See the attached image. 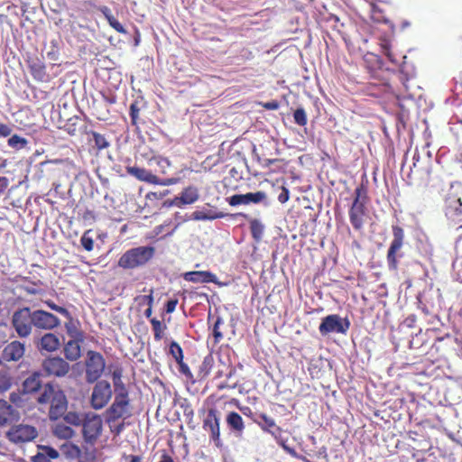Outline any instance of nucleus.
<instances>
[{
  "instance_id": "nucleus-1",
  "label": "nucleus",
  "mask_w": 462,
  "mask_h": 462,
  "mask_svg": "<svg viewBox=\"0 0 462 462\" xmlns=\"http://www.w3.org/2000/svg\"><path fill=\"white\" fill-rule=\"evenodd\" d=\"M42 373L32 372L22 383L23 393L32 394L42 390L38 395L37 403L41 406L50 405L48 415L51 420L63 416L68 408V401L64 392L52 383L42 386Z\"/></svg>"
},
{
  "instance_id": "nucleus-2",
  "label": "nucleus",
  "mask_w": 462,
  "mask_h": 462,
  "mask_svg": "<svg viewBox=\"0 0 462 462\" xmlns=\"http://www.w3.org/2000/svg\"><path fill=\"white\" fill-rule=\"evenodd\" d=\"M383 52L389 59V60L400 67L399 72L394 70L387 69L383 68V63L380 58L375 54H368L365 56V61L367 65L371 78L379 81L381 85H383L389 88H392V84L394 78H398L400 80H403V75L407 73L406 68V55H402L397 58L393 52L392 48L389 44L385 43L383 45Z\"/></svg>"
},
{
  "instance_id": "nucleus-3",
  "label": "nucleus",
  "mask_w": 462,
  "mask_h": 462,
  "mask_svg": "<svg viewBox=\"0 0 462 462\" xmlns=\"http://www.w3.org/2000/svg\"><path fill=\"white\" fill-rule=\"evenodd\" d=\"M368 203L367 188L361 184L355 189L354 198L348 208V218L355 231H362L369 217Z\"/></svg>"
},
{
  "instance_id": "nucleus-4",
  "label": "nucleus",
  "mask_w": 462,
  "mask_h": 462,
  "mask_svg": "<svg viewBox=\"0 0 462 462\" xmlns=\"http://www.w3.org/2000/svg\"><path fill=\"white\" fill-rule=\"evenodd\" d=\"M152 246H138L126 251L118 260L119 266L125 270H133L148 263L154 255Z\"/></svg>"
},
{
  "instance_id": "nucleus-5",
  "label": "nucleus",
  "mask_w": 462,
  "mask_h": 462,
  "mask_svg": "<svg viewBox=\"0 0 462 462\" xmlns=\"http://www.w3.org/2000/svg\"><path fill=\"white\" fill-rule=\"evenodd\" d=\"M393 240L389 245L386 261L388 270L397 272L399 267V259L403 256L402 248L404 245L405 233L403 227L399 225L392 226Z\"/></svg>"
},
{
  "instance_id": "nucleus-6",
  "label": "nucleus",
  "mask_w": 462,
  "mask_h": 462,
  "mask_svg": "<svg viewBox=\"0 0 462 462\" xmlns=\"http://www.w3.org/2000/svg\"><path fill=\"white\" fill-rule=\"evenodd\" d=\"M11 327L21 338L28 337L33 329L32 310L30 307H22L13 312Z\"/></svg>"
},
{
  "instance_id": "nucleus-7",
  "label": "nucleus",
  "mask_w": 462,
  "mask_h": 462,
  "mask_svg": "<svg viewBox=\"0 0 462 462\" xmlns=\"http://www.w3.org/2000/svg\"><path fill=\"white\" fill-rule=\"evenodd\" d=\"M106 369V360L100 352L87 351L85 359V381L88 383L97 382Z\"/></svg>"
},
{
  "instance_id": "nucleus-8",
  "label": "nucleus",
  "mask_w": 462,
  "mask_h": 462,
  "mask_svg": "<svg viewBox=\"0 0 462 462\" xmlns=\"http://www.w3.org/2000/svg\"><path fill=\"white\" fill-rule=\"evenodd\" d=\"M37 436V428L25 423L14 424L5 431V438L10 443L14 445L32 442Z\"/></svg>"
},
{
  "instance_id": "nucleus-9",
  "label": "nucleus",
  "mask_w": 462,
  "mask_h": 462,
  "mask_svg": "<svg viewBox=\"0 0 462 462\" xmlns=\"http://www.w3.org/2000/svg\"><path fill=\"white\" fill-rule=\"evenodd\" d=\"M103 421L98 414L88 412L84 414L82 434L87 444L94 446L102 433Z\"/></svg>"
},
{
  "instance_id": "nucleus-10",
  "label": "nucleus",
  "mask_w": 462,
  "mask_h": 462,
  "mask_svg": "<svg viewBox=\"0 0 462 462\" xmlns=\"http://www.w3.org/2000/svg\"><path fill=\"white\" fill-rule=\"evenodd\" d=\"M95 383L89 402L94 410H101L110 402L113 392L109 382L101 380Z\"/></svg>"
},
{
  "instance_id": "nucleus-11",
  "label": "nucleus",
  "mask_w": 462,
  "mask_h": 462,
  "mask_svg": "<svg viewBox=\"0 0 462 462\" xmlns=\"http://www.w3.org/2000/svg\"><path fill=\"white\" fill-rule=\"evenodd\" d=\"M43 374L49 377L62 378L70 372V365L65 358L50 356L42 364Z\"/></svg>"
},
{
  "instance_id": "nucleus-12",
  "label": "nucleus",
  "mask_w": 462,
  "mask_h": 462,
  "mask_svg": "<svg viewBox=\"0 0 462 462\" xmlns=\"http://www.w3.org/2000/svg\"><path fill=\"white\" fill-rule=\"evenodd\" d=\"M203 428L209 432V439L217 448L223 447L220 437V419L218 411L215 408L208 411L207 416L203 420Z\"/></svg>"
},
{
  "instance_id": "nucleus-13",
  "label": "nucleus",
  "mask_w": 462,
  "mask_h": 462,
  "mask_svg": "<svg viewBox=\"0 0 462 462\" xmlns=\"http://www.w3.org/2000/svg\"><path fill=\"white\" fill-rule=\"evenodd\" d=\"M350 323L347 319H342L337 315H329L322 319L319 330L322 336L330 333L346 334L349 329Z\"/></svg>"
},
{
  "instance_id": "nucleus-14",
  "label": "nucleus",
  "mask_w": 462,
  "mask_h": 462,
  "mask_svg": "<svg viewBox=\"0 0 462 462\" xmlns=\"http://www.w3.org/2000/svg\"><path fill=\"white\" fill-rule=\"evenodd\" d=\"M106 414L108 423L129 416V397H125V395H116L114 402L106 410Z\"/></svg>"
},
{
  "instance_id": "nucleus-15",
  "label": "nucleus",
  "mask_w": 462,
  "mask_h": 462,
  "mask_svg": "<svg viewBox=\"0 0 462 462\" xmlns=\"http://www.w3.org/2000/svg\"><path fill=\"white\" fill-rule=\"evenodd\" d=\"M27 68L32 78L39 82H48L50 77L46 72V65L37 54L28 53L25 58Z\"/></svg>"
},
{
  "instance_id": "nucleus-16",
  "label": "nucleus",
  "mask_w": 462,
  "mask_h": 462,
  "mask_svg": "<svg viewBox=\"0 0 462 462\" xmlns=\"http://www.w3.org/2000/svg\"><path fill=\"white\" fill-rule=\"evenodd\" d=\"M258 418L261 420V421L255 420V422L259 425V427L263 431L272 434L274 437V439L277 441V443L285 450H289L288 447L285 444V441L281 438L282 429L276 424L275 420L265 413L258 414Z\"/></svg>"
},
{
  "instance_id": "nucleus-17",
  "label": "nucleus",
  "mask_w": 462,
  "mask_h": 462,
  "mask_svg": "<svg viewBox=\"0 0 462 462\" xmlns=\"http://www.w3.org/2000/svg\"><path fill=\"white\" fill-rule=\"evenodd\" d=\"M33 327L51 330L60 325V319L48 310H32Z\"/></svg>"
},
{
  "instance_id": "nucleus-18",
  "label": "nucleus",
  "mask_w": 462,
  "mask_h": 462,
  "mask_svg": "<svg viewBox=\"0 0 462 462\" xmlns=\"http://www.w3.org/2000/svg\"><path fill=\"white\" fill-rule=\"evenodd\" d=\"M126 172L137 180L151 183L152 185H171L172 182L171 180H162L152 171L136 166H128Z\"/></svg>"
},
{
  "instance_id": "nucleus-19",
  "label": "nucleus",
  "mask_w": 462,
  "mask_h": 462,
  "mask_svg": "<svg viewBox=\"0 0 462 462\" xmlns=\"http://www.w3.org/2000/svg\"><path fill=\"white\" fill-rule=\"evenodd\" d=\"M25 353V345L19 340H13L2 349V360L5 362H18Z\"/></svg>"
},
{
  "instance_id": "nucleus-20",
  "label": "nucleus",
  "mask_w": 462,
  "mask_h": 462,
  "mask_svg": "<svg viewBox=\"0 0 462 462\" xmlns=\"http://www.w3.org/2000/svg\"><path fill=\"white\" fill-rule=\"evenodd\" d=\"M266 199V194L263 191L247 194H236L228 199L230 206L258 204Z\"/></svg>"
},
{
  "instance_id": "nucleus-21",
  "label": "nucleus",
  "mask_w": 462,
  "mask_h": 462,
  "mask_svg": "<svg viewBox=\"0 0 462 462\" xmlns=\"http://www.w3.org/2000/svg\"><path fill=\"white\" fill-rule=\"evenodd\" d=\"M20 419V412L5 400H0V426H5Z\"/></svg>"
},
{
  "instance_id": "nucleus-22",
  "label": "nucleus",
  "mask_w": 462,
  "mask_h": 462,
  "mask_svg": "<svg viewBox=\"0 0 462 462\" xmlns=\"http://www.w3.org/2000/svg\"><path fill=\"white\" fill-rule=\"evenodd\" d=\"M226 423L230 431L237 438L243 435L245 424L243 417L236 411H229L226 416Z\"/></svg>"
},
{
  "instance_id": "nucleus-23",
  "label": "nucleus",
  "mask_w": 462,
  "mask_h": 462,
  "mask_svg": "<svg viewBox=\"0 0 462 462\" xmlns=\"http://www.w3.org/2000/svg\"><path fill=\"white\" fill-rule=\"evenodd\" d=\"M183 278L193 283H216L217 277L210 271H189Z\"/></svg>"
},
{
  "instance_id": "nucleus-24",
  "label": "nucleus",
  "mask_w": 462,
  "mask_h": 462,
  "mask_svg": "<svg viewBox=\"0 0 462 462\" xmlns=\"http://www.w3.org/2000/svg\"><path fill=\"white\" fill-rule=\"evenodd\" d=\"M85 340L69 339L63 346L64 357L67 361L76 362L82 356L81 344Z\"/></svg>"
},
{
  "instance_id": "nucleus-25",
  "label": "nucleus",
  "mask_w": 462,
  "mask_h": 462,
  "mask_svg": "<svg viewBox=\"0 0 462 462\" xmlns=\"http://www.w3.org/2000/svg\"><path fill=\"white\" fill-rule=\"evenodd\" d=\"M60 346V339L54 333H45L38 343V347L41 350H45L47 353H53Z\"/></svg>"
},
{
  "instance_id": "nucleus-26",
  "label": "nucleus",
  "mask_w": 462,
  "mask_h": 462,
  "mask_svg": "<svg viewBox=\"0 0 462 462\" xmlns=\"http://www.w3.org/2000/svg\"><path fill=\"white\" fill-rule=\"evenodd\" d=\"M199 199V194L196 189L188 188L185 189L180 197L173 199L172 204L177 207L182 205H189L195 203Z\"/></svg>"
},
{
  "instance_id": "nucleus-27",
  "label": "nucleus",
  "mask_w": 462,
  "mask_h": 462,
  "mask_svg": "<svg viewBox=\"0 0 462 462\" xmlns=\"http://www.w3.org/2000/svg\"><path fill=\"white\" fill-rule=\"evenodd\" d=\"M257 161L261 167L269 168V172L278 173L285 171L287 163L283 159H262L257 158Z\"/></svg>"
},
{
  "instance_id": "nucleus-28",
  "label": "nucleus",
  "mask_w": 462,
  "mask_h": 462,
  "mask_svg": "<svg viewBox=\"0 0 462 462\" xmlns=\"http://www.w3.org/2000/svg\"><path fill=\"white\" fill-rule=\"evenodd\" d=\"M60 457L59 452L49 446L40 447L38 454L32 457V462H51V459H56Z\"/></svg>"
},
{
  "instance_id": "nucleus-29",
  "label": "nucleus",
  "mask_w": 462,
  "mask_h": 462,
  "mask_svg": "<svg viewBox=\"0 0 462 462\" xmlns=\"http://www.w3.org/2000/svg\"><path fill=\"white\" fill-rule=\"evenodd\" d=\"M108 22L109 25L119 33L125 34L127 31L125 27L114 17L111 9L106 5H101L97 8Z\"/></svg>"
},
{
  "instance_id": "nucleus-30",
  "label": "nucleus",
  "mask_w": 462,
  "mask_h": 462,
  "mask_svg": "<svg viewBox=\"0 0 462 462\" xmlns=\"http://www.w3.org/2000/svg\"><path fill=\"white\" fill-rule=\"evenodd\" d=\"M214 365V358L212 354H208L207 356L204 357L201 365L199 366L197 376L199 381L205 380L210 374L212 371V367Z\"/></svg>"
},
{
  "instance_id": "nucleus-31",
  "label": "nucleus",
  "mask_w": 462,
  "mask_h": 462,
  "mask_svg": "<svg viewBox=\"0 0 462 462\" xmlns=\"http://www.w3.org/2000/svg\"><path fill=\"white\" fill-rule=\"evenodd\" d=\"M249 230L252 238L255 242H260L264 232V225L257 218H249Z\"/></svg>"
},
{
  "instance_id": "nucleus-32",
  "label": "nucleus",
  "mask_w": 462,
  "mask_h": 462,
  "mask_svg": "<svg viewBox=\"0 0 462 462\" xmlns=\"http://www.w3.org/2000/svg\"><path fill=\"white\" fill-rule=\"evenodd\" d=\"M7 145L14 151H20L27 147L28 140L17 134L7 136Z\"/></svg>"
},
{
  "instance_id": "nucleus-33",
  "label": "nucleus",
  "mask_w": 462,
  "mask_h": 462,
  "mask_svg": "<svg viewBox=\"0 0 462 462\" xmlns=\"http://www.w3.org/2000/svg\"><path fill=\"white\" fill-rule=\"evenodd\" d=\"M89 134L92 136L94 148H96L97 151L100 152L109 148L110 143L104 134H99L96 131H90Z\"/></svg>"
},
{
  "instance_id": "nucleus-34",
  "label": "nucleus",
  "mask_w": 462,
  "mask_h": 462,
  "mask_svg": "<svg viewBox=\"0 0 462 462\" xmlns=\"http://www.w3.org/2000/svg\"><path fill=\"white\" fill-rule=\"evenodd\" d=\"M150 323L153 331L154 339L156 341L162 340L165 336L167 326L162 321L158 320L156 318L151 319Z\"/></svg>"
},
{
  "instance_id": "nucleus-35",
  "label": "nucleus",
  "mask_w": 462,
  "mask_h": 462,
  "mask_svg": "<svg viewBox=\"0 0 462 462\" xmlns=\"http://www.w3.org/2000/svg\"><path fill=\"white\" fill-rule=\"evenodd\" d=\"M70 454L75 455L79 462H92L95 459L94 452H85L83 453L81 448L77 445L70 446Z\"/></svg>"
},
{
  "instance_id": "nucleus-36",
  "label": "nucleus",
  "mask_w": 462,
  "mask_h": 462,
  "mask_svg": "<svg viewBox=\"0 0 462 462\" xmlns=\"http://www.w3.org/2000/svg\"><path fill=\"white\" fill-rule=\"evenodd\" d=\"M21 281L29 282L32 286L21 285L20 289L30 295H37L42 292V290L38 289L37 286H42L43 283L41 281L31 282L29 277H19Z\"/></svg>"
},
{
  "instance_id": "nucleus-37",
  "label": "nucleus",
  "mask_w": 462,
  "mask_h": 462,
  "mask_svg": "<svg viewBox=\"0 0 462 462\" xmlns=\"http://www.w3.org/2000/svg\"><path fill=\"white\" fill-rule=\"evenodd\" d=\"M371 18L372 22L375 23H388L389 22L383 11L374 4L371 7Z\"/></svg>"
},
{
  "instance_id": "nucleus-38",
  "label": "nucleus",
  "mask_w": 462,
  "mask_h": 462,
  "mask_svg": "<svg viewBox=\"0 0 462 462\" xmlns=\"http://www.w3.org/2000/svg\"><path fill=\"white\" fill-rule=\"evenodd\" d=\"M54 433L61 439H70L74 436L75 431L69 426L59 424L55 427Z\"/></svg>"
},
{
  "instance_id": "nucleus-39",
  "label": "nucleus",
  "mask_w": 462,
  "mask_h": 462,
  "mask_svg": "<svg viewBox=\"0 0 462 462\" xmlns=\"http://www.w3.org/2000/svg\"><path fill=\"white\" fill-rule=\"evenodd\" d=\"M66 331L70 339L74 340H85V332L73 325L72 323H69L65 325Z\"/></svg>"
},
{
  "instance_id": "nucleus-40",
  "label": "nucleus",
  "mask_w": 462,
  "mask_h": 462,
  "mask_svg": "<svg viewBox=\"0 0 462 462\" xmlns=\"http://www.w3.org/2000/svg\"><path fill=\"white\" fill-rule=\"evenodd\" d=\"M168 353H170L176 363H180L184 358L183 350L176 341H171L170 343V350H168Z\"/></svg>"
},
{
  "instance_id": "nucleus-41",
  "label": "nucleus",
  "mask_w": 462,
  "mask_h": 462,
  "mask_svg": "<svg viewBox=\"0 0 462 462\" xmlns=\"http://www.w3.org/2000/svg\"><path fill=\"white\" fill-rule=\"evenodd\" d=\"M13 378L6 370L0 371V393H5L11 388Z\"/></svg>"
},
{
  "instance_id": "nucleus-42",
  "label": "nucleus",
  "mask_w": 462,
  "mask_h": 462,
  "mask_svg": "<svg viewBox=\"0 0 462 462\" xmlns=\"http://www.w3.org/2000/svg\"><path fill=\"white\" fill-rule=\"evenodd\" d=\"M45 303L48 305V307L52 311H56L57 313H60V315H62L63 317H65L66 319H68L69 320L72 319L71 314L67 308L57 305L51 300H45Z\"/></svg>"
},
{
  "instance_id": "nucleus-43",
  "label": "nucleus",
  "mask_w": 462,
  "mask_h": 462,
  "mask_svg": "<svg viewBox=\"0 0 462 462\" xmlns=\"http://www.w3.org/2000/svg\"><path fill=\"white\" fill-rule=\"evenodd\" d=\"M226 216L223 212H217L214 214L211 213H206L203 211H196L194 213V218L198 220H212L216 218H222Z\"/></svg>"
},
{
  "instance_id": "nucleus-44",
  "label": "nucleus",
  "mask_w": 462,
  "mask_h": 462,
  "mask_svg": "<svg viewBox=\"0 0 462 462\" xmlns=\"http://www.w3.org/2000/svg\"><path fill=\"white\" fill-rule=\"evenodd\" d=\"M294 123L300 126H305L308 123L307 115L303 108H297L293 112Z\"/></svg>"
},
{
  "instance_id": "nucleus-45",
  "label": "nucleus",
  "mask_w": 462,
  "mask_h": 462,
  "mask_svg": "<svg viewBox=\"0 0 462 462\" xmlns=\"http://www.w3.org/2000/svg\"><path fill=\"white\" fill-rule=\"evenodd\" d=\"M64 420L71 425L79 426L84 421V416L82 417L77 412L69 411L65 415Z\"/></svg>"
},
{
  "instance_id": "nucleus-46",
  "label": "nucleus",
  "mask_w": 462,
  "mask_h": 462,
  "mask_svg": "<svg viewBox=\"0 0 462 462\" xmlns=\"http://www.w3.org/2000/svg\"><path fill=\"white\" fill-rule=\"evenodd\" d=\"M179 366V372L186 377V379L192 383H194L197 380L194 378L193 374L191 373L189 367L183 362L177 363Z\"/></svg>"
},
{
  "instance_id": "nucleus-47",
  "label": "nucleus",
  "mask_w": 462,
  "mask_h": 462,
  "mask_svg": "<svg viewBox=\"0 0 462 462\" xmlns=\"http://www.w3.org/2000/svg\"><path fill=\"white\" fill-rule=\"evenodd\" d=\"M90 230H88L84 233V235L81 237V245L88 252L91 251L94 247V240L92 236H90Z\"/></svg>"
},
{
  "instance_id": "nucleus-48",
  "label": "nucleus",
  "mask_w": 462,
  "mask_h": 462,
  "mask_svg": "<svg viewBox=\"0 0 462 462\" xmlns=\"http://www.w3.org/2000/svg\"><path fill=\"white\" fill-rule=\"evenodd\" d=\"M139 113H140V108L138 107L137 103H132L129 106V116H130L132 125H135L137 124Z\"/></svg>"
},
{
  "instance_id": "nucleus-49",
  "label": "nucleus",
  "mask_w": 462,
  "mask_h": 462,
  "mask_svg": "<svg viewBox=\"0 0 462 462\" xmlns=\"http://www.w3.org/2000/svg\"><path fill=\"white\" fill-rule=\"evenodd\" d=\"M114 387L116 391V394H122L123 396H129V392L127 391V388L125 387V383L122 381L115 382Z\"/></svg>"
},
{
  "instance_id": "nucleus-50",
  "label": "nucleus",
  "mask_w": 462,
  "mask_h": 462,
  "mask_svg": "<svg viewBox=\"0 0 462 462\" xmlns=\"http://www.w3.org/2000/svg\"><path fill=\"white\" fill-rule=\"evenodd\" d=\"M221 324V319L217 318L214 326H213V337H214V342L217 343L221 340L223 335L219 331V325Z\"/></svg>"
},
{
  "instance_id": "nucleus-51",
  "label": "nucleus",
  "mask_w": 462,
  "mask_h": 462,
  "mask_svg": "<svg viewBox=\"0 0 462 462\" xmlns=\"http://www.w3.org/2000/svg\"><path fill=\"white\" fill-rule=\"evenodd\" d=\"M282 192L278 196V200L282 204H285L290 199V190L286 186H282Z\"/></svg>"
},
{
  "instance_id": "nucleus-52",
  "label": "nucleus",
  "mask_w": 462,
  "mask_h": 462,
  "mask_svg": "<svg viewBox=\"0 0 462 462\" xmlns=\"http://www.w3.org/2000/svg\"><path fill=\"white\" fill-rule=\"evenodd\" d=\"M153 161H155L156 163L162 168V172L166 173V168L171 165V162L168 161V159L163 157H154Z\"/></svg>"
},
{
  "instance_id": "nucleus-53",
  "label": "nucleus",
  "mask_w": 462,
  "mask_h": 462,
  "mask_svg": "<svg viewBox=\"0 0 462 462\" xmlns=\"http://www.w3.org/2000/svg\"><path fill=\"white\" fill-rule=\"evenodd\" d=\"M12 133V128L0 121V138L2 137H7L11 134Z\"/></svg>"
},
{
  "instance_id": "nucleus-54",
  "label": "nucleus",
  "mask_w": 462,
  "mask_h": 462,
  "mask_svg": "<svg viewBox=\"0 0 462 462\" xmlns=\"http://www.w3.org/2000/svg\"><path fill=\"white\" fill-rule=\"evenodd\" d=\"M455 203H457L458 207L449 206L448 208V214H450L452 217L458 216V215L462 214V210L460 208V207H461L460 199H457Z\"/></svg>"
},
{
  "instance_id": "nucleus-55",
  "label": "nucleus",
  "mask_w": 462,
  "mask_h": 462,
  "mask_svg": "<svg viewBox=\"0 0 462 462\" xmlns=\"http://www.w3.org/2000/svg\"><path fill=\"white\" fill-rule=\"evenodd\" d=\"M178 304V299L173 298L166 301L165 310L166 313H172Z\"/></svg>"
},
{
  "instance_id": "nucleus-56",
  "label": "nucleus",
  "mask_w": 462,
  "mask_h": 462,
  "mask_svg": "<svg viewBox=\"0 0 462 462\" xmlns=\"http://www.w3.org/2000/svg\"><path fill=\"white\" fill-rule=\"evenodd\" d=\"M113 383L122 381L123 369L120 367L116 368L112 373Z\"/></svg>"
},
{
  "instance_id": "nucleus-57",
  "label": "nucleus",
  "mask_w": 462,
  "mask_h": 462,
  "mask_svg": "<svg viewBox=\"0 0 462 462\" xmlns=\"http://www.w3.org/2000/svg\"><path fill=\"white\" fill-rule=\"evenodd\" d=\"M9 401L13 404H18L22 402V398L19 393L17 392H11L9 393Z\"/></svg>"
},
{
  "instance_id": "nucleus-58",
  "label": "nucleus",
  "mask_w": 462,
  "mask_h": 462,
  "mask_svg": "<svg viewBox=\"0 0 462 462\" xmlns=\"http://www.w3.org/2000/svg\"><path fill=\"white\" fill-rule=\"evenodd\" d=\"M9 180L5 176L0 177V196L5 194L8 187Z\"/></svg>"
},
{
  "instance_id": "nucleus-59",
  "label": "nucleus",
  "mask_w": 462,
  "mask_h": 462,
  "mask_svg": "<svg viewBox=\"0 0 462 462\" xmlns=\"http://www.w3.org/2000/svg\"><path fill=\"white\" fill-rule=\"evenodd\" d=\"M143 299L147 303L148 306H152L154 301L153 290H151L148 295L143 296Z\"/></svg>"
},
{
  "instance_id": "nucleus-60",
  "label": "nucleus",
  "mask_w": 462,
  "mask_h": 462,
  "mask_svg": "<svg viewBox=\"0 0 462 462\" xmlns=\"http://www.w3.org/2000/svg\"><path fill=\"white\" fill-rule=\"evenodd\" d=\"M264 107L267 109L275 110L279 107L277 101H271L270 103H265Z\"/></svg>"
},
{
  "instance_id": "nucleus-61",
  "label": "nucleus",
  "mask_w": 462,
  "mask_h": 462,
  "mask_svg": "<svg viewBox=\"0 0 462 462\" xmlns=\"http://www.w3.org/2000/svg\"><path fill=\"white\" fill-rule=\"evenodd\" d=\"M159 462H174V460L171 455L164 453V454H162L161 460Z\"/></svg>"
},
{
  "instance_id": "nucleus-62",
  "label": "nucleus",
  "mask_w": 462,
  "mask_h": 462,
  "mask_svg": "<svg viewBox=\"0 0 462 462\" xmlns=\"http://www.w3.org/2000/svg\"><path fill=\"white\" fill-rule=\"evenodd\" d=\"M455 130L457 134H462V119L457 120L455 124Z\"/></svg>"
},
{
  "instance_id": "nucleus-63",
  "label": "nucleus",
  "mask_w": 462,
  "mask_h": 462,
  "mask_svg": "<svg viewBox=\"0 0 462 462\" xmlns=\"http://www.w3.org/2000/svg\"><path fill=\"white\" fill-rule=\"evenodd\" d=\"M129 462H142V457L140 456H128Z\"/></svg>"
},
{
  "instance_id": "nucleus-64",
  "label": "nucleus",
  "mask_w": 462,
  "mask_h": 462,
  "mask_svg": "<svg viewBox=\"0 0 462 462\" xmlns=\"http://www.w3.org/2000/svg\"><path fill=\"white\" fill-rule=\"evenodd\" d=\"M152 315V306H148V308L144 310V316L147 319H151Z\"/></svg>"
}]
</instances>
